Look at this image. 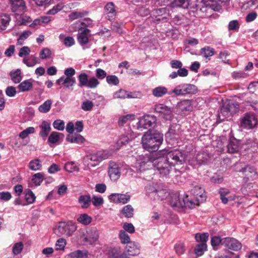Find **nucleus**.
<instances>
[{"label":"nucleus","instance_id":"nucleus-56","mask_svg":"<svg viewBox=\"0 0 258 258\" xmlns=\"http://www.w3.org/2000/svg\"><path fill=\"white\" fill-rule=\"evenodd\" d=\"M223 238H221L220 236H214L211 237V243L212 246L215 249V247H217L221 244L223 246Z\"/></svg>","mask_w":258,"mask_h":258},{"label":"nucleus","instance_id":"nucleus-28","mask_svg":"<svg viewBox=\"0 0 258 258\" xmlns=\"http://www.w3.org/2000/svg\"><path fill=\"white\" fill-rule=\"evenodd\" d=\"M11 21L9 15L7 14H0V30H5L7 29Z\"/></svg>","mask_w":258,"mask_h":258},{"label":"nucleus","instance_id":"nucleus-62","mask_svg":"<svg viewBox=\"0 0 258 258\" xmlns=\"http://www.w3.org/2000/svg\"><path fill=\"white\" fill-rule=\"evenodd\" d=\"M23 244L22 242H18L14 244L13 247V252L15 255L19 254L23 249Z\"/></svg>","mask_w":258,"mask_h":258},{"label":"nucleus","instance_id":"nucleus-55","mask_svg":"<svg viewBox=\"0 0 258 258\" xmlns=\"http://www.w3.org/2000/svg\"><path fill=\"white\" fill-rule=\"evenodd\" d=\"M106 80L109 85L117 86L119 83L118 78L115 75H108L106 77Z\"/></svg>","mask_w":258,"mask_h":258},{"label":"nucleus","instance_id":"nucleus-20","mask_svg":"<svg viewBox=\"0 0 258 258\" xmlns=\"http://www.w3.org/2000/svg\"><path fill=\"white\" fill-rule=\"evenodd\" d=\"M166 161H169L170 160H175V161H182L184 160L183 154L179 150L170 151L166 154Z\"/></svg>","mask_w":258,"mask_h":258},{"label":"nucleus","instance_id":"nucleus-54","mask_svg":"<svg viewBox=\"0 0 258 258\" xmlns=\"http://www.w3.org/2000/svg\"><path fill=\"white\" fill-rule=\"evenodd\" d=\"M31 32L29 30L24 31L19 37L17 40L18 45H22L25 40H26L30 35Z\"/></svg>","mask_w":258,"mask_h":258},{"label":"nucleus","instance_id":"nucleus-2","mask_svg":"<svg viewBox=\"0 0 258 258\" xmlns=\"http://www.w3.org/2000/svg\"><path fill=\"white\" fill-rule=\"evenodd\" d=\"M239 104L237 102L229 101L223 103L218 114V119L221 121L231 117L238 111Z\"/></svg>","mask_w":258,"mask_h":258},{"label":"nucleus","instance_id":"nucleus-8","mask_svg":"<svg viewBox=\"0 0 258 258\" xmlns=\"http://www.w3.org/2000/svg\"><path fill=\"white\" fill-rule=\"evenodd\" d=\"M156 117L152 115H145L140 118L137 123V129L143 131L150 127H153L156 124Z\"/></svg>","mask_w":258,"mask_h":258},{"label":"nucleus","instance_id":"nucleus-43","mask_svg":"<svg viewBox=\"0 0 258 258\" xmlns=\"http://www.w3.org/2000/svg\"><path fill=\"white\" fill-rule=\"evenodd\" d=\"M60 137H63V135L61 133L52 132L48 137V142L52 144H55L59 141Z\"/></svg>","mask_w":258,"mask_h":258},{"label":"nucleus","instance_id":"nucleus-53","mask_svg":"<svg viewBox=\"0 0 258 258\" xmlns=\"http://www.w3.org/2000/svg\"><path fill=\"white\" fill-rule=\"evenodd\" d=\"M91 203L95 207H99L104 203V200L102 197L97 196H93L91 198Z\"/></svg>","mask_w":258,"mask_h":258},{"label":"nucleus","instance_id":"nucleus-25","mask_svg":"<svg viewBox=\"0 0 258 258\" xmlns=\"http://www.w3.org/2000/svg\"><path fill=\"white\" fill-rule=\"evenodd\" d=\"M140 245L134 241L130 242L126 247L127 252L132 256L138 255L140 253Z\"/></svg>","mask_w":258,"mask_h":258},{"label":"nucleus","instance_id":"nucleus-64","mask_svg":"<svg viewBox=\"0 0 258 258\" xmlns=\"http://www.w3.org/2000/svg\"><path fill=\"white\" fill-rule=\"evenodd\" d=\"M66 243L67 242L65 239L63 238H59L55 243L56 249L57 250L64 249Z\"/></svg>","mask_w":258,"mask_h":258},{"label":"nucleus","instance_id":"nucleus-30","mask_svg":"<svg viewBox=\"0 0 258 258\" xmlns=\"http://www.w3.org/2000/svg\"><path fill=\"white\" fill-rule=\"evenodd\" d=\"M25 199L26 206L34 203L36 200V197L33 191L30 189L25 191Z\"/></svg>","mask_w":258,"mask_h":258},{"label":"nucleus","instance_id":"nucleus-17","mask_svg":"<svg viewBox=\"0 0 258 258\" xmlns=\"http://www.w3.org/2000/svg\"><path fill=\"white\" fill-rule=\"evenodd\" d=\"M190 192L194 197L196 199V201L203 202L206 200V196L204 189L199 185L195 186L191 189Z\"/></svg>","mask_w":258,"mask_h":258},{"label":"nucleus","instance_id":"nucleus-16","mask_svg":"<svg viewBox=\"0 0 258 258\" xmlns=\"http://www.w3.org/2000/svg\"><path fill=\"white\" fill-rule=\"evenodd\" d=\"M99 236L98 230L94 228L87 232V235L84 237V241L86 244L93 245L98 240Z\"/></svg>","mask_w":258,"mask_h":258},{"label":"nucleus","instance_id":"nucleus-40","mask_svg":"<svg viewBox=\"0 0 258 258\" xmlns=\"http://www.w3.org/2000/svg\"><path fill=\"white\" fill-rule=\"evenodd\" d=\"M88 14L86 11H75L69 15L70 20L73 21L80 18H82Z\"/></svg>","mask_w":258,"mask_h":258},{"label":"nucleus","instance_id":"nucleus-11","mask_svg":"<svg viewBox=\"0 0 258 258\" xmlns=\"http://www.w3.org/2000/svg\"><path fill=\"white\" fill-rule=\"evenodd\" d=\"M188 0H154V4L157 6L170 5L172 8L182 7L187 8Z\"/></svg>","mask_w":258,"mask_h":258},{"label":"nucleus","instance_id":"nucleus-13","mask_svg":"<svg viewBox=\"0 0 258 258\" xmlns=\"http://www.w3.org/2000/svg\"><path fill=\"white\" fill-rule=\"evenodd\" d=\"M223 246L228 249L238 251L241 249L242 244L234 238L227 237L223 238Z\"/></svg>","mask_w":258,"mask_h":258},{"label":"nucleus","instance_id":"nucleus-51","mask_svg":"<svg viewBox=\"0 0 258 258\" xmlns=\"http://www.w3.org/2000/svg\"><path fill=\"white\" fill-rule=\"evenodd\" d=\"M52 52L50 49L44 48L39 52L40 57L42 59H46L51 57Z\"/></svg>","mask_w":258,"mask_h":258},{"label":"nucleus","instance_id":"nucleus-15","mask_svg":"<svg viewBox=\"0 0 258 258\" xmlns=\"http://www.w3.org/2000/svg\"><path fill=\"white\" fill-rule=\"evenodd\" d=\"M11 4L12 12L16 15L23 14L26 10L25 4L23 0H9Z\"/></svg>","mask_w":258,"mask_h":258},{"label":"nucleus","instance_id":"nucleus-61","mask_svg":"<svg viewBox=\"0 0 258 258\" xmlns=\"http://www.w3.org/2000/svg\"><path fill=\"white\" fill-rule=\"evenodd\" d=\"M53 127L58 131H63L64 129V122L61 119H56L53 123Z\"/></svg>","mask_w":258,"mask_h":258},{"label":"nucleus","instance_id":"nucleus-45","mask_svg":"<svg viewBox=\"0 0 258 258\" xmlns=\"http://www.w3.org/2000/svg\"><path fill=\"white\" fill-rule=\"evenodd\" d=\"M208 233H198L195 234V239L197 242L201 243H206L209 239Z\"/></svg>","mask_w":258,"mask_h":258},{"label":"nucleus","instance_id":"nucleus-57","mask_svg":"<svg viewBox=\"0 0 258 258\" xmlns=\"http://www.w3.org/2000/svg\"><path fill=\"white\" fill-rule=\"evenodd\" d=\"M147 162H134V165H132L133 167L135 168V169H132V170L134 172H142L144 171L145 169V167Z\"/></svg>","mask_w":258,"mask_h":258},{"label":"nucleus","instance_id":"nucleus-59","mask_svg":"<svg viewBox=\"0 0 258 258\" xmlns=\"http://www.w3.org/2000/svg\"><path fill=\"white\" fill-rule=\"evenodd\" d=\"M78 5L79 4L78 3H70L67 4H64L62 3V10L65 13L69 12L72 9L77 7Z\"/></svg>","mask_w":258,"mask_h":258},{"label":"nucleus","instance_id":"nucleus-46","mask_svg":"<svg viewBox=\"0 0 258 258\" xmlns=\"http://www.w3.org/2000/svg\"><path fill=\"white\" fill-rule=\"evenodd\" d=\"M64 169L69 172L79 171L77 162H66L64 166Z\"/></svg>","mask_w":258,"mask_h":258},{"label":"nucleus","instance_id":"nucleus-23","mask_svg":"<svg viewBox=\"0 0 258 258\" xmlns=\"http://www.w3.org/2000/svg\"><path fill=\"white\" fill-rule=\"evenodd\" d=\"M56 83L57 85H63L66 88L71 89L72 90L73 87L76 83V79L65 78L64 76H62L56 80Z\"/></svg>","mask_w":258,"mask_h":258},{"label":"nucleus","instance_id":"nucleus-7","mask_svg":"<svg viewBox=\"0 0 258 258\" xmlns=\"http://www.w3.org/2000/svg\"><path fill=\"white\" fill-rule=\"evenodd\" d=\"M78 81L79 87H86L90 89L96 88L100 83L98 79L94 77L88 79V75L85 73H82L79 75Z\"/></svg>","mask_w":258,"mask_h":258},{"label":"nucleus","instance_id":"nucleus-48","mask_svg":"<svg viewBox=\"0 0 258 258\" xmlns=\"http://www.w3.org/2000/svg\"><path fill=\"white\" fill-rule=\"evenodd\" d=\"M201 52L205 58L209 60V57L214 54L215 51L213 48L210 47H206L203 48L201 50Z\"/></svg>","mask_w":258,"mask_h":258},{"label":"nucleus","instance_id":"nucleus-29","mask_svg":"<svg viewBox=\"0 0 258 258\" xmlns=\"http://www.w3.org/2000/svg\"><path fill=\"white\" fill-rule=\"evenodd\" d=\"M35 81L32 79L26 80L21 83L18 86V89L21 92L29 91L33 86V82Z\"/></svg>","mask_w":258,"mask_h":258},{"label":"nucleus","instance_id":"nucleus-1","mask_svg":"<svg viewBox=\"0 0 258 258\" xmlns=\"http://www.w3.org/2000/svg\"><path fill=\"white\" fill-rule=\"evenodd\" d=\"M163 142V134L159 132H148L142 138V144L144 149L153 152L157 151Z\"/></svg>","mask_w":258,"mask_h":258},{"label":"nucleus","instance_id":"nucleus-27","mask_svg":"<svg viewBox=\"0 0 258 258\" xmlns=\"http://www.w3.org/2000/svg\"><path fill=\"white\" fill-rule=\"evenodd\" d=\"M44 179V174L42 172H39L34 174L32 177V184L29 185V186H38L40 185Z\"/></svg>","mask_w":258,"mask_h":258},{"label":"nucleus","instance_id":"nucleus-33","mask_svg":"<svg viewBox=\"0 0 258 258\" xmlns=\"http://www.w3.org/2000/svg\"><path fill=\"white\" fill-rule=\"evenodd\" d=\"M68 256L71 258H87L88 251L87 250H77L70 252Z\"/></svg>","mask_w":258,"mask_h":258},{"label":"nucleus","instance_id":"nucleus-34","mask_svg":"<svg viewBox=\"0 0 258 258\" xmlns=\"http://www.w3.org/2000/svg\"><path fill=\"white\" fill-rule=\"evenodd\" d=\"M67 140L70 143L79 144L83 143L85 139L80 134H72L67 136Z\"/></svg>","mask_w":258,"mask_h":258},{"label":"nucleus","instance_id":"nucleus-19","mask_svg":"<svg viewBox=\"0 0 258 258\" xmlns=\"http://www.w3.org/2000/svg\"><path fill=\"white\" fill-rule=\"evenodd\" d=\"M240 148V141L234 137H230L226 146L227 152L230 153L237 152Z\"/></svg>","mask_w":258,"mask_h":258},{"label":"nucleus","instance_id":"nucleus-3","mask_svg":"<svg viewBox=\"0 0 258 258\" xmlns=\"http://www.w3.org/2000/svg\"><path fill=\"white\" fill-rule=\"evenodd\" d=\"M77 228L76 223L72 221L60 222L56 226L55 232L58 236L65 235L69 237L72 235Z\"/></svg>","mask_w":258,"mask_h":258},{"label":"nucleus","instance_id":"nucleus-4","mask_svg":"<svg viewBox=\"0 0 258 258\" xmlns=\"http://www.w3.org/2000/svg\"><path fill=\"white\" fill-rule=\"evenodd\" d=\"M197 87L193 84L183 83L176 86L174 89L169 92V95L173 94L176 96H185L186 95L195 94L198 92Z\"/></svg>","mask_w":258,"mask_h":258},{"label":"nucleus","instance_id":"nucleus-12","mask_svg":"<svg viewBox=\"0 0 258 258\" xmlns=\"http://www.w3.org/2000/svg\"><path fill=\"white\" fill-rule=\"evenodd\" d=\"M257 123V119L253 113H247L241 119L240 126L243 128L252 129Z\"/></svg>","mask_w":258,"mask_h":258},{"label":"nucleus","instance_id":"nucleus-49","mask_svg":"<svg viewBox=\"0 0 258 258\" xmlns=\"http://www.w3.org/2000/svg\"><path fill=\"white\" fill-rule=\"evenodd\" d=\"M192 102L191 100H184L180 103V107L183 111H190L193 109Z\"/></svg>","mask_w":258,"mask_h":258},{"label":"nucleus","instance_id":"nucleus-6","mask_svg":"<svg viewBox=\"0 0 258 258\" xmlns=\"http://www.w3.org/2000/svg\"><path fill=\"white\" fill-rule=\"evenodd\" d=\"M154 112L158 114L159 117L166 120H171L173 118V109L163 103H158L153 108Z\"/></svg>","mask_w":258,"mask_h":258},{"label":"nucleus","instance_id":"nucleus-32","mask_svg":"<svg viewBox=\"0 0 258 258\" xmlns=\"http://www.w3.org/2000/svg\"><path fill=\"white\" fill-rule=\"evenodd\" d=\"M200 202L196 201V199L190 200L188 196H186L182 200V207L188 208L189 209L193 208L196 205L198 204Z\"/></svg>","mask_w":258,"mask_h":258},{"label":"nucleus","instance_id":"nucleus-18","mask_svg":"<svg viewBox=\"0 0 258 258\" xmlns=\"http://www.w3.org/2000/svg\"><path fill=\"white\" fill-rule=\"evenodd\" d=\"M154 168L161 175L166 176L171 169V164L170 162H157L154 165Z\"/></svg>","mask_w":258,"mask_h":258},{"label":"nucleus","instance_id":"nucleus-44","mask_svg":"<svg viewBox=\"0 0 258 258\" xmlns=\"http://www.w3.org/2000/svg\"><path fill=\"white\" fill-rule=\"evenodd\" d=\"M134 208L130 205H127L122 208L121 210V213L126 218H132L134 216Z\"/></svg>","mask_w":258,"mask_h":258},{"label":"nucleus","instance_id":"nucleus-22","mask_svg":"<svg viewBox=\"0 0 258 258\" xmlns=\"http://www.w3.org/2000/svg\"><path fill=\"white\" fill-rule=\"evenodd\" d=\"M169 202L170 206L174 208L182 207V201L180 200L179 194L177 192L170 195Z\"/></svg>","mask_w":258,"mask_h":258},{"label":"nucleus","instance_id":"nucleus-41","mask_svg":"<svg viewBox=\"0 0 258 258\" xmlns=\"http://www.w3.org/2000/svg\"><path fill=\"white\" fill-rule=\"evenodd\" d=\"M207 250V245L206 243H200L197 244L195 248V253L196 254L200 256H202Z\"/></svg>","mask_w":258,"mask_h":258},{"label":"nucleus","instance_id":"nucleus-14","mask_svg":"<svg viewBox=\"0 0 258 258\" xmlns=\"http://www.w3.org/2000/svg\"><path fill=\"white\" fill-rule=\"evenodd\" d=\"M242 172L245 178L248 180H255L258 178V174L255 168L253 166L247 165L238 170Z\"/></svg>","mask_w":258,"mask_h":258},{"label":"nucleus","instance_id":"nucleus-42","mask_svg":"<svg viewBox=\"0 0 258 258\" xmlns=\"http://www.w3.org/2000/svg\"><path fill=\"white\" fill-rule=\"evenodd\" d=\"M77 221L83 225H87L92 222V218L87 214H82L78 218Z\"/></svg>","mask_w":258,"mask_h":258},{"label":"nucleus","instance_id":"nucleus-5","mask_svg":"<svg viewBox=\"0 0 258 258\" xmlns=\"http://www.w3.org/2000/svg\"><path fill=\"white\" fill-rule=\"evenodd\" d=\"M146 191L147 195L151 200L159 202L165 199L168 195V191L166 189L159 187L156 188L152 185H149L146 187Z\"/></svg>","mask_w":258,"mask_h":258},{"label":"nucleus","instance_id":"nucleus-38","mask_svg":"<svg viewBox=\"0 0 258 258\" xmlns=\"http://www.w3.org/2000/svg\"><path fill=\"white\" fill-rule=\"evenodd\" d=\"M105 10L109 19H113L115 17V11L113 3L110 2L107 4L105 7Z\"/></svg>","mask_w":258,"mask_h":258},{"label":"nucleus","instance_id":"nucleus-26","mask_svg":"<svg viewBox=\"0 0 258 258\" xmlns=\"http://www.w3.org/2000/svg\"><path fill=\"white\" fill-rule=\"evenodd\" d=\"M39 127L40 128L39 135L43 139H45L51 131L50 123L45 120L43 121Z\"/></svg>","mask_w":258,"mask_h":258},{"label":"nucleus","instance_id":"nucleus-60","mask_svg":"<svg viewBox=\"0 0 258 258\" xmlns=\"http://www.w3.org/2000/svg\"><path fill=\"white\" fill-rule=\"evenodd\" d=\"M35 128L33 127H29L21 132L19 134V137L22 139H25L29 135L34 133Z\"/></svg>","mask_w":258,"mask_h":258},{"label":"nucleus","instance_id":"nucleus-52","mask_svg":"<svg viewBox=\"0 0 258 258\" xmlns=\"http://www.w3.org/2000/svg\"><path fill=\"white\" fill-rule=\"evenodd\" d=\"M119 238L121 242L123 244H129L131 239L128 235L123 230H121L119 231Z\"/></svg>","mask_w":258,"mask_h":258},{"label":"nucleus","instance_id":"nucleus-24","mask_svg":"<svg viewBox=\"0 0 258 258\" xmlns=\"http://www.w3.org/2000/svg\"><path fill=\"white\" fill-rule=\"evenodd\" d=\"M78 201L81 208L88 209L91 205V197L89 194L82 195L79 197Z\"/></svg>","mask_w":258,"mask_h":258},{"label":"nucleus","instance_id":"nucleus-50","mask_svg":"<svg viewBox=\"0 0 258 258\" xmlns=\"http://www.w3.org/2000/svg\"><path fill=\"white\" fill-rule=\"evenodd\" d=\"M10 75L12 80L15 83H18L22 80V77L21 76V71L19 69L12 71L10 73Z\"/></svg>","mask_w":258,"mask_h":258},{"label":"nucleus","instance_id":"nucleus-63","mask_svg":"<svg viewBox=\"0 0 258 258\" xmlns=\"http://www.w3.org/2000/svg\"><path fill=\"white\" fill-rule=\"evenodd\" d=\"M174 248L177 254L178 255L182 254L185 251V245L183 243L179 242L176 244Z\"/></svg>","mask_w":258,"mask_h":258},{"label":"nucleus","instance_id":"nucleus-58","mask_svg":"<svg viewBox=\"0 0 258 258\" xmlns=\"http://www.w3.org/2000/svg\"><path fill=\"white\" fill-rule=\"evenodd\" d=\"M94 105L92 101L87 100L83 102L81 108L85 111H91L92 110Z\"/></svg>","mask_w":258,"mask_h":258},{"label":"nucleus","instance_id":"nucleus-31","mask_svg":"<svg viewBox=\"0 0 258 258\" xmlns=\"http://www.w3.org/2000/svg\"><path fill=\"white\" fill-rule=\"evenodd\" d=\"M135 119V115L134 114H128L122 115L119 117L118 123L119 126H122L125 124L132 121Z\"/></svg>","mask_w":258,"mask_h":258},{"label":"nucleus","instance_id":"nucleus-47","mask_svg":"<svg viewBox=\"0 0 258 258\" xmlns=\"http://www.w3.org/2000/svg\"><path fill=\"white\" fill-rule=\"evenodd\" d=\"M127 93L128 91L126 90L120 89L113 94V98L121 99L127 98Z\"/></svg>","mask_w":258,"mask_h":258},{"label":"nucleus","instance_id":"nucleus-10","mask_svg":"<svg viewBox=\"0 0 258 258\" xmlns=\"http://www.w3.org/2000/svg\"><path fill=\"white\" fill-rule=\"evenodd\" d=\"M111 155V153L107 151H99L87 154L84 160L85 161H102L108 159Z\"/></svg>","mask_w":258,"mask_h":258},{"label":"nucleus","instance_id":"nucleus-35","mask_svg":"<svg viewBox=\"0 0 258 258\" xmlns=\"http://www.w3.org/2000/svg\"><path fill=\"white\" fill-rule=\"evenodd\" d=\"M167 92V88L164 86L157 87L152 90V94L156 97H162Z\"/></svg>","mask_w":258,"mask_h":258},{"label":"nucleus","instance_id":"nucleus-36","mask_svg":"<svg viewBox=\"0 0 258 258\" xmlns=\"http://www.w3.org/2000/svg\"><path fill=\"white\" fill-rule=\"evenodd\" d=\"M52 104V101L50 99H47L38 107V110L41 113H47L50 111Z\"/></svg>","mask_w":258,"mask_h":258},{"label":"nucleus","instance_id":"nucleus-37","mask_svg":"<svg viewBox=\"0 0 258 258\" xmlns=\"http://www.w3.org/2000/svg\"><path fill=\"white\" fill-rule=\"evenodd\" d=\"M59 40L63 42V44L67 47H71L75 44V40L73 37L66 36L63 34H60L59 36Z\"/></svg>","mask_w":258,"mask_h":258},{"label":"nucleus","instance_id":"nucleus-39","mask_svg":"<svg viewBox=\"0 0 258 258\" xmlns=\"http://www.w3.org/2000/svg\"><path fill=\"white\" fill-rule=\"evenodd\" d=\"M120 252L121 249L117 246L110 248L106 251V254L110 258H117Z\"/></svg>","mask_w":258,"mask_h":258},{"label":"nucleus","instance_id":"nucleus-9","mask_svg":"<svg viewBox=\"0 0 258 258\" xmlns=\"http://www.w3.org/2000/svg\"><path fill=\"white\" fill-rule=\"evenodd\" d=\"M122 166V162H110L108 173L111 181L115 182L120 178Z\"/></svg>","mask_w":258,"mask_h":258},{"label":"nucleus","instance_id":"nucleus-21","mask_svg":"<svg viewBox=\"0 0 258 258\" xmlns=\"http://www.w3.org/2000/svg\"><path fill=\"white\" fill-rule=\"evenodd\" d=\"M90 30L87 28L83 29L79 33L78 41L80 44L85 49V45L88 43L89 36H90Z\"/></svg>","mask_w":258,"mask_h":258}]
</instances>
